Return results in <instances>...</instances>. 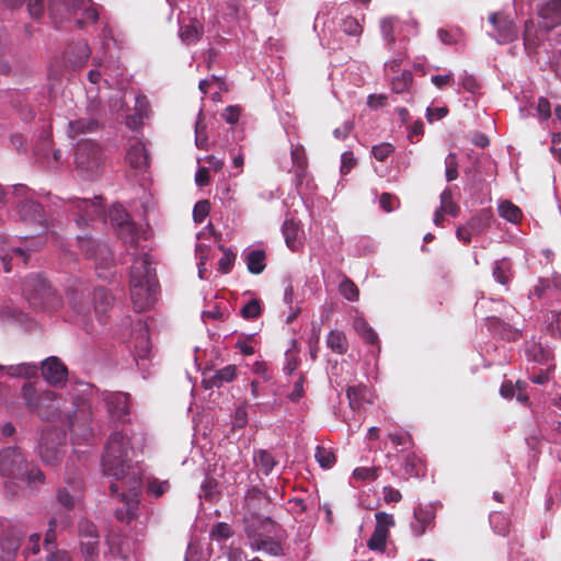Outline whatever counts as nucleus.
I'll use <instances>...</instances> for the list:
<instances>
[{
	"instance_id": "f257e3e1",
	"label": "nucleus",
	"mask_w": 561,
	"mask_h": 561,
	"mask_svg": "<svg viewBox=\"0 0 561 561\" xmlns=\"http://www.w3.org/2000/svg\"><path fill=\"white\" fill-rule=\"evenodd\" d=\"M149 255L137 256L130 267V297L137 312L149 309L156 301L158 278Z\"/></svg>"
},
{
	"instance_id": "f03ea898",
	"label": "nucleus",
	"mask_w": 561,
	"mask_h": 561,
	"mask_svg": "<svg viewBox=\"0 0 561 561\" xmlns=\"http://www.w3.org/2000/svg\"><path fill=\"white\" fill-rule=\"evenodd\" d=\"M25 405L36 413L43 421H64L66 414V400L51 390L37 392L35 387L27 382L22 388Z\"/></svg>"
},
{
	"instance_id": "7ed1b4c3",
	"label": "nucleus",
	"mask_w": 561,
	"mask_h": 561,
	"mask_svg": "<svg viewBox=\"0 0 561 561\" xmlns=\"http://www.w3.org/2000/svg\"><path fill=\"white\" fill-rule=\"evenodd\" d=\"M130 449L129 438L121 432L113 433L105 447L102 457L104 474L121 481L125 478L128 468Z\"/></svg>"
},
{
	"instance_id": "20e7f679",
	"label": "nucleus",
	"mask_w": 561,
	"mask_h": 561,
	"mask_svg": "<svg viewBox=\"0 0 561 561\" xmlns=\"http://www.w3.org/2000/svg\"><path fill=\"white\" fill-rule=\"evenodd\" d=\"M23 295L34 308L55 310L61 306V298L39 274H32L23 282Z\"/></svg>"
},
{
	"instance_id": "39448f33",
	"label": "nucleus",
	"mask_w": 561,
	"mask_h": 561,
	"mask_svg": "<svg viewBox=\"0 0 561 561\" xmlns=\"http://www.w3.org/2000/svg\"><path fill=\"white\" fill-rule=\"evenodd\" d=\"M76 436L88 439L92 436V409L87 399L76 398L71 410H67L64 421Z\"/></svg>"
},
{
	"instance_id": "423d86ee",
	"label": "nucleus",
	"mask_w": 561,
	"mask_h": 561,
	"mask_svg": "<svg viewBox=\"0 0 561 561\" xmlns=\"http://www.w3.org/2000/svg\"><path fill=\"white\" fill-rule=\"evenodd\" d=\"M75 163L79 171L87 178L98 176L103 167V153L101 147L92 140H82L77 145Z\"/></svg>"
},
{
	"instance_id": "0eeeda50",
	"label": "nucleus",
	"mask_w": 561,
	"mask_h": 561,
	"mask_svg": "<svg viewBox=\"0 0 561 561\" xmlns=\"http://www.w3.org/2000/svg\"><path fill=\"white\" fill-rule=\"evenodd\" d=\"M78 247L84 256L93 260L96 271H108L114 266V257L105 242H100L88 233L77 236Z\"/></svg>"
},
{
	"instance_id": "6e6552de",
	"label": "nucleus",
	"mask_w": 561,
	"mask_h": 561,
	"mask_svg": "<svg viewBox=\"0 0 561 561\" xmlns=\"http://www.w3.org/2000/svg\"><path fill=\"white\" fill-rule=\"evenodd\" d=\"M64 440L65 434L57 428H46L42 432L38 454L44 463L55 466L61 460Z\"/></svg>"
},
{
	"instance_id": "1a4fd4ad",
	"label": "nucleus",
	"mask_w": 561,
	"mask_h": 561,
	"mask_svg": "<svg viewBox=\"0 0 561 561\" xmlns=\"http://www.w3.org/2000/svg\"><path fill=\"white\" fill-rule=\"evenodd\" d=\"M27 460L21 448L9 446L0 450V476L10 479H24Z\"/></svg>"
},
{
	"instance_id": "9d476101",
	"label": "nucleus",
	"mask_w": 561,
	"mask_h": 561,
	"mask_svg": "<svg viewBox=\"0 0 561 561\" xmlns=\"http://www.w3.org/2000/svg\"><path fill=\"white\" fill-rule=\"evenodd\" d=\"M70 210L75 215V221L78 227H87L90 221L103 218L105 214L101 197L89 198H71L69 199Z\"/></svg>"
},
{
	"instance_id": "9b49d317",
	"label": "nucleus",
	"mask_w": 561,
	"mask_h": 561,
	"mask_svg": "<svg viewBox=\"0 0 561 561\" xmlns=\"http://www.w3.org/2000/svg\"><path fill=\"white\" fill-rule=\"evenodd\" d=\"M25 530L22 526L9 525L1 534V561H14L21 547Z\"/></svg>"
},
{
	"instance_id": "f8f14e48",
	"label": "nucleus",
	"mask_w": 561,
	"mask_h": 561,
	"mask_svg": "<svg viewBox=\"0 0 561 561\" xmlns=\"http://www.w3.org/2000/svg\"><path fill=\"white\" fill-rule=\"evenodd\" d=\"M489 22L494 28L492 36L499 44H508L518 37V30L514 21L504 13H492L489 16Z\"/></svg>"
},
{
	"instance_id": "ddd939ff",
	"label": "nucleus",
	"mask_w": 561,
	"mask_h": 561,
	"mask_svg": "<svg viewBox=\"0 0 561 561\" xmlns=\"http://www.w3.org/2000/svg\"><path fill=\"white\" fill-rule=\"evenodd\" d=\"M541 30L546 32L561 25V0H549L537 9Z\"/></svg>"
},
{
	"instance_id": "4468645a",
	"label": "nucleus",
	"mask_w": 561,
	"mask_h": 561,
	"mask_svg": "<svg viewBox=\"0 0 561 561\" xmlns=\"http://www.w3.org/2000/svg\"><path fill=\"white\" fill-rule=\"evenodd\" d=\"M248 539L252 550L263 551L270 556L278 557L284 553L280 542L274 540L271 536L256 530L248 531Z\"/></svg>"
},
{
	"instance_id": "2eb2a0df",
	"label": "nucleus",
	"mask_w": 561,
	"mask_h": 561,
	"mask_svg": "<svg viewBox=\"0 0 561 561\" xmlns=\"http://www.w3.org/2000/svg\"><path fill=\"white\" fill-rule=\"evenodd\" d=\"M42 375L48 383L56 386L67 379L68 369L58 357L51 356L42 363Z\"/></svg>"
},
{
	"instance_id": "dca6fc26",
	"label": "nucleus",
	"mask_w": 561,
	"mask_h": 561,
	"mask_svg": "<svg viewBox=\"0 0 561 561\" xmlns=\"http://www.w3.org/2000/svg\"><path fill=\"white\" fill-rule=\"evenodd\" d=\"M204 34V25L196 18L183 16L180 19L179 35L185 45L196 44Z\"/></svg>"
},
{
	"instance_id": "f3484780",
	"label": "nucleus",
	"mask_w": 561,
	"mask_h": 561,
	"mask_svg": "<svg viewBox=\"0 0 561 561\" xmlns=\"http://www.w3.org/2000/svg\"><path fill=\"white\" fill-rule=\"evenodd\" d=\"M76 24L82 28L87 24H93L99 19V13L91 0H77L72 5Z\"/></svg>"
},
{
	"instance_id": "a211bd4d",
	"label": "nucleus",
	"mask_w": 561,
	"mask_h": 561,
	"mask_svg": "<svg viewBox=\"0 0 561 561\" xmlns=\"http://www.w3.org/2000/svg\"><path fill=\"white\" fill-rule=\"evenodd\" d=\"M126 162L137 171H145L149 167V156L144 142L135 140L130 144L126 153Z\"/></svg>"
},
{
	"instance_id": "6ab92c4d",
	"label": "nucleus",
	"mask_w": 561,
	"mask_h": 561,
	"mask_svg": "<svg viewBox=\"0 0 561 561\" xmlns=\"http://www.w3.org/2000/svg\"><path fill=\"white\" fill-rule=\"evenodd\" d=\"M485 324L490 331L499 334L502 339L510 342H515L523 336L520 330L512 327L510 323L495 316L488 317L485 319Z\"/></svg>"
},
{
	"instance_id": "aec40b11",
	"label": "nucleus",
	"mask_w": 561,
	"mask_h": 561,
	"mask_svg": "<svg viewBox=\"0 0 561 561\" xmlns=\"http://www.w3.org/2000/svg\"><path fill=\"white\" fill-rule=\"evenodd\" d=\"M435 520V512L432 507L419 506L414 510L411 529L415 536H422L426 529L433 526Z\"/></svg>"
},
{
	"instance_id": "412c9836",
	"label": "nucleus",
	"mask_w": 561,
	"mask_h": 561,
	"mask_svg": "<svg viewBox=\"0 0 561 561\" xmlns=\"http://www.w3.org/2000/svg\"><path fill=\"white\" fill-rule=\"evenodd\" d=\"M130 396L126 392H113L106 396L107 410L113 417L121 419L129 413Z\"/></svg>"
},
{
	"instance_id": "4be33fe9",
	"label": "nucleus",
	"mask_w": 561,
	"mask_h": 561,
	"mask_svg": "<svg viewBox=\"0 0 561 561\" xmlns=\"http://www.w3.org/2000/svg\"><path fill=\"white\" fill-rule=\"evenodd\" d=\"M18 211L23 221L43 225L44 210L39 203L30 198L23 199L18 205Z\"/></svg>"
},
{
	"instance_id": "5701e85b",
	"label": "nucleus",
	"mask_w": 561,
	"mask_h": 561,
	"mask_svg": "<svg viewBox=\"0 0 561 561\" xmlns=\"http://www.w3.org/2000/svg\"><path fill=\"white\" fill-rule=\"evenodd\" d=\"M402 478H420L425 474V463L421 457L414 453H409L403 456L401 462Z\"/></svg>"
},
{
	"instance_id": "b1692460",
	"label": "nucleus",
	"mask_w": 561,
	"mask_h": 561,
	"mask_svg": "<svg viewBox=\"0 0 561 561\" xmlns=\"http://www.w3.org/2000/svg\"><path fill=\"white\" fill-rule=\"evenodd\" d=\"M114 298L111 293L103 288H95L93 291L94 311L102 323L106 321V313L113 306Z\"/></svg>"
},
{
	"instance_id": "393cba45",
	"label": "nucleus",
	"mask_w": 561,
	"mask_h": 561,
	"mask_svg": "<svg viewBox=\"0 0 561 561\" xmlns=\"http://www.w3.org/2000/svg\"><path fill=\"white\" fill-rule=\"evenodd\" d=\"M237 376L236 365H228L221 369L215 371L213 376L205 377L203 379V386L205 389L220 388L226 382L232 381Z\"/></svg>"
},
{
	"instance_id": "a878e982",
	"label": "nucleus",
	"mask_w": 561,
	"mask_h": 561,
	"mask_svg": "<svg viewBox=\"0 0 561 561\" xmlns=\"http://www.w3.org/2000/svg\"><path fill=\"white\" fill-rule=\"evenodd\" d=\"M543 33H547L545 30H541L539 26L537 28L535 22L533 20H527L525 22L524 30V47L527 54H535L537 48L540 45V41L542 38Z\"/></svg>"
},
{
	"instance_id": "bb28decb",
	"label": "nucleus",
	"mask_w": 561,
	"mask_h": 561,
	"mask_svg": "<svg viewBox=\"0 0 561 561\" xmlns=\"http://www.w3.org/2000/svg\"><path fill=\"white\" fill-rule=\"evenodd\" d=\"M91 50L85 42H78L66 50V59L75 68H81L85 65Z\"/></svg>"
},
{
	"instance_id": "cd10ccee",
	"label": "nucleus",
	"mask_w": 561,
	"mask_h": 561,
	"mask_svg": "<svg viewBox=\"0 0 561 561\" xmlns=\"http://www.w3.org/2000/svg\"><path fill=\"white\" fill-rule=\"evenodd\" d=\"M282 231L287 247L295 251L301 244L300 241V226L295 219H286L283 224Z\"/></svg>"
},
{
	"instance_id": "c85d7f7f",
	"label": "nucleus",
	"mask_w": 561,
	"mask_h": 561,
	"mask_svg": "<svg viewBox=\"0 0 561 561\" xmlns=\"http://www.w3.org/2000/svg\"><path fill=\"white\" fill-rule=\"evenodd\" d=\"M67 298L76 313L80 314L89 310V293L87 289L70 288L67 291Z\"/></svg>"
},
{
	"instance_id": "c756f323",
	"label": "nucleus",
	"mask_w": 561,
	"mask_h": 561,
	"mask_svg": "<svg viewBox=\"0 0 561 561\" xmlns=\"http://www.w3.org/2000/svg\"><path fill=\"white\" fill-rule=\"evenodd\" d=\"M253 462L257 470L264 476L271 474L278 461L265 449H256L253 453Z\"/></svg>"
},
{
	"instance_id": "7c9ffc66",
	"label": "nucleus",
	"mask_w": 561,
	"mask_h": 561,
	"mask_svg": "<svg viewBox=\"0 0 561 561\" xmlns=\"http://www.w3.org/2000/svg\"><path fill=\"white\" fill-rule=\"evenodd\" d=\"M291 161L295 168L296 178L301 182L306 176L308 160L302 146L297 145L291 147Z\"/></svg>"
},
{
	"instance_id": "2f4dec72",
	"label": "nucleus",
	"mask_w": 561,
	"mask_h": 561,
	"mask_svg": "<svg viewBox=\"0 0 561 561\" xmlns=\"http://www.w3.org/2000/svg\"><path fill=\"white\" fill-rule=\"evenodd\" d=\"M37 248H31V247H16L11 250L10 254H5L1 257L3 270L5 273L11 272L12 267L10 262L13 260L22 262L23 265L27 264L28 261V252L36 251Z\"/></svg>"
},
{
	"instance_id": "473e14b6",
	"label": "nucleus",
	"mask_w": 561,
	"mask_h": 561,
	"mask_svg": "<svg viewBox=\"0 0 561 561\" xmlns=\"http://www.w3.org/2000/svg\"><path fill=\"white\" fill-rule=\"evenodd\" d=\"M100 128V124L94 118H80L69 123V135L75 138L81 134L94 133Z\"/></svg>"
},
{
	"instance_id": "72a5a7b5",
	"label": "nucleus",
	"mask_w": 561,
	"mask_h": 561,
	"mask_svg": "<svg viewBox=\"0 0 561 561\" xmlns=\"http://www.w3.org/2000/svg\"><path fill=\"white\" fill-rule=\"evenodd\" d=\"M266 254L263 250H252L245 256L248 271L251 274H261L266 267Z\"/></svg>"
},
{
	"instance_id": "f704fd0d",
	"label": "nucleus",
	"mask_w": 561,
	"mask_h": 561,
	"mask_svg": "<svg viewBox=\"0 0 561 561\" xmlns=\"http://www.w3.org/2000/svg\"><path fill=\"white\" fill-rule=\"evenodd\" d=\"M0 370H4L10 377L32 378L36 376L38 368L34 364L22 363L9 366L0 365Z\"/></svg>"
},
{
	"instance_id": "c9c22d12",
	"label": "nucleus",
	"mask_w": 561,
	"mask_h": 561,
	"mask_svg": "<svg viewBox=\"0 0 561 561\" xmlns=\"http://www.w3.org/2000/svg\"><path fill=\"white\" fill-rule=\"evenodd\" d=\"M354 328L365 343L369 345H377L379 347V337L365 319H356L354 321Z\"/></svg>"
},
{
	"instance_id": "e433bc0d",
	"label": "nucleus",
	"mask_w": 561,
	"mask_h": 561,
	"mask_svg": "<svg viewBox=\"0 0 561 561\" xmlns=\"http://www.w3.org/2000/svg\"><path fill=\"white\" fill-rule=\"evenodd\" d=\"M327 346L336 354L343 355L348 350V343L345 334L337 330H332L327 337Z\"/></svg>"
},
{
	"instance_id": "4c0bfd02",
	"label": "nucleus",
	"mask_w": 561,
	"mask_h": 561,
	"mask_svg": "<svg viewBox=\"0 0 561 561\" xmlns=\"http://www.w3.org/2000/svg\"><path fill=\"white\" fill-rule=\"evenodd\" d=\"M118 237L123 240L124 243L129 244L130 247H137L139 239V231L136 225L130 222H123L122 226L115 228Z\"/></svg>"
},
{
	"instance_id": "58836bf2",
	"label": "nucleus",
	"mask_w": 561,
	"mask_h": 561,
	"mask_svg": "<svg viewBox=\"0 0 561 561\" xmlns=\"http://www.w3.org/2000/svg\"><path fill=\"white\" fill-rule=\"evenodd\" d=\"M9 8H18L27 2V11L32 18H41L44 13L43 0H1Z\"/></svg>"
},
{
	"instance_id": "ea45409f",
	"label": "nucleus",
	"mask_w": 561,
	"mask_h": 561,
	"mask_svg": "<svg viewBox=\"0 0 561 561\" xmlns=\"http://www.w3.org/2000/svg\"><path fill=\"white\" fill-rule=\"evenodd\" d=\"M99 538L79 540L80 551L84 561H99Z\"/></svg>"
},
{
	"instance_id": "a19ab883",
	"label": "nucleus",
	"mask_w": 561,
	"mask_h": 561,
	"mask_svg": "<svg viewBox=\"0 0 561 561\" xmlns=\"http://www.w3.org/2000/svg\"><path fill=\"white\" fill-rule=\"evenodd\" d=\"M394 25L396 19L391 16L381 19L379 23L381 36L389 49H392L396 43Z\"/></svg>"
},
{
	"instance_id": "79ce46f5",
	"label": "nucleus",
	"mask_w": 561,
	"mask_h": 561,
	"mask_svg": "<svg viewBox=\"0 0 561 561\" xmlns=\"http://www.w3.org/2000/svg\"><path fill=\"white\" fill-rule=\"evenodd\" d=\"M499 214L502 218L513 224L518 222L523 217L520 208L510 201H504L500 204Z\"/></svg>"
},
{
	"instance_id": "37998d69",
	"label": "nucleus",
	"mask_w": 561,
	"mask_h": 561,
	"mask_svg": "<svg viewBox=\"0 0 561 561\" xmlns=\"http://www.w3.org/2000/svg\"><path fill=\"white\" fill-rule=\"evenodd\" d=\"M526 353L529 359L539 364H547L551 359L550 351L538 343H531Z\"/></svg>"
},
{
	"instance_id": "c03bdc74",
	"label": "nucleus",
	"mask_w": 561,
	"mask_h": 561,
	"mask_svg": "<svg viewBox=\"0 0 561 561\" xmlns=\"http://www.w3.org/2000/svg\"><path fill=\"white\" fill-rule=\"evenodd\" d=\"M490 524L494 531L501 536H506L510 533L511 520L503 513L493 512L490 515Z\"/></svg>"
},
{
	"instance_id": "a18cd8bd",
	"label": "nucleus",
	"mask_w": 561,
	"mask_h": 561,
	"mask_svg": "<svg viewBox=\"0 0 561 561\" xmlns=\"http://www.w3.org/2000/svg\"><path fill=\"white\" fill-rule=\"evenodd\" d=\"M342 31L350 36L359 37L363 34V24L354 16L347 15L342 20Z\"/></svg>"
},
{
	"instance_id": "49530a36",
	"label": "nucleus",
	"mask_w": 561,
	"mask_h": 561,
	"mask_svg": "<svg viewBox=\"0 0 561 561\" xmlns=\"http://www.w3.org/2000/svg\"><path fill=\"white\" fill-rule=\"evenodd\" d=\"M413 82V75L409 70H404L401 75L392 79L391 88L394 93H403L409 90Z\"/></svg>"
},
{
	"instance_id": "de8ad7c7",
	"label": "nucleus",
	"mask_w": 561,
	"mask_h": 561,
	"mask_svg": "<svg viewBox=\"0 0 561 561\" xmlns=\"http://www.w3.org/2000/svg\"><path fill=\"white\" fill-rule=\"evenodd\" d=\"M440 210L453 217H457L460 213L459 206L453 202L450 188H445L440 194Z\"/></svg>"
},
{
	"instance_id": "09e8293b",
	"label": "nucleus",
	"mask_w": 561,
	"mask_h": 561,
	"mask_svg": "<svg viewBox=\"0 0 561 561\" xmlns=\"http://www.w3.org/2000/svg\"><path fill=\"white\" fill-rule=\"evenodd\" d=\"M389 533L375 527L371 537L367 541V547L374 551H383L386 548Z\"/></svg>"
},
{
	"instance_id": "8fccbe9b",
	"label": "nucleus",
	"mask_w": 561,
	"mask_h": 561,
	"mask_svg": "<svg viewBox=\"0 0 561 561\" xmlns=\"http://www.w3.org/2000/svg\"><path fill=\"white\" fill-rule=\"evenodd\" d=\"M340 294L350 301H356L359 298V289L357 285L350 279L344 277L339 287Z\"/></svg>"
},
{
	"instance_id": "3c124183",
	"label": "nucleus",
	"mask_w": 561,
	"mask_h": 561,
	"mask_svg": "<svg viewBox=\"0 0 561 561\" xmlns=\"http://www.w3.org/2000/svg\"><path fill=\"white\" fill-rule=\"evenodd\" d=\"M314 457L320 467L323 469H330L336 461V457L333 451L323 446L317 447Z\"/></svg>"
},
{
	"instance_id": "603ef678",
	"label": "nucleus",
	"mask_w": 561,
	"mask_h": 561,
	"mask_svg": "<svg viewBox=\"0 0 561 561\" xmlns=\"http://www.w3.org/2000/svg\"><path fill=\"white\" fill-rule=\"evenodd\" d=\"M511 271V264L505 259L496 261L493 267V276L501 285H507L510 283V276L507 273Z\"/></svg>"
},
{
	"instance_id": "864d4df0",
	"label": "nucleus",
	"mask_w": 561,
	"mask_h": 561,
	"mask_svg": "<svg viewBox=\"0 0 561 561\" xmlns=\"http://www.w3.org/2000/svg\"><path fill=\"white\" fill-rule=\"evenodd\" d=\"M219 249L222 251V256L218 261V270L222 274H228L234 265L237 255L230 249L225 248L221 244L219 245Z\"/></svg>"
},
{
	"instance_id": "5fc2aeb1",
	"label": "nucleus",
	"mask_w": 561,
	"mask_h": 561,
	"mask_svg": "<svg viewBox=\"0 0 561 561\" xmlns=\"http://www.w3.org/2000/svg\"><path fill=\"white\" fill-rule=\"evenodd\" d=\"M262 311L261 301L253 298L241 308L240 314L245 320H254L262 314Z\"/></svg>"
},
{
	"instance_id": "6e6d98bb",
	"label": "nucleus",
	"mask_w": 561,
	"mask_h": 561,
	"mask_svg": "<svg viewBox=\"0 0 561 561\" xmlns=\"http://www.w3.org/2000/svg\"><path fill=\"white\" fill-rule=\"evenodd\" d=\"M78 536L79 540L81 539H91L99 537L98 528L96 526L88 520V519H81L78 523Z\"/></svg>"
},
{
	"instance_id": "4d7b16f0",
	"label": "nucleus",
	"mask_w": 561,
	"mask_h": 561,
	"mask_svg": "<svg viewBox=\"0 0 561 561\" xmlns=\"http://www.w3.org/2000/svg\"><path fill=\"white\" fill-rule=\"evenodd\" d=\"M110 218L112 225L117 228L123 225V222H130V216L129 214L121 206V205H114L110 209Z\"/></svg>"
},
{
	"instance_id": "13d9d810",
	"label": "nucleus",
	"mask_w": 561,
	"mask_h": 561,
	"mask_svg": "<svg viewBox=\"0 0 561 561\" xmlns=\"http://www.w3.org/2000/svg\"><path fill=\"white\" fill-rule=\"evenodd\" d=\"M379 467H358L353 471V478L359 481H375L378 478Z\"/></svg>"
},
{
	"instance_id": "bf43d9fd",
	"label": "nucleus",
	"mask_w": 561,
	"mask_h": 561,
	"mask_svg": "<svg viewBox=\"0 0 561 561\" xmlns=\"http://www.w3.org/2000/svg\"><path fill=\"white\" fill-rule=\"evenodd\" d=\"M56 528H57V519L55 517L50 518L48 522V529L45 534L44 539V548L49 552H54L55 542H56Z\"/></svg>"
},
{
	"instance_id": "052dcab7",
	"label": "nucleus",
	"mask_w": 561,
	"mask_h": 561,
	"mask_svg": "<svg viewBox=\"0 0 561 561\" xmlns=\"http://www.w3.org/2000/svg\"><path fill=\"white\" fill-rule=\"evenodd\" d=\"M210 211V203L207 199L198 201L193 209V219L196 224H202Z\"/></svg>"
},
{
	"instance_id": "680f3d73",
	"label": "nucleus",
	"mask_w": 561,
	"mask_h": 561,
	"mask_svg": "<svg viewBox=\"0 0 561 561\" xmlns=\"http://www.w3.org/2000/svg\"><path fill=\"white\" fill-rule=\"evenodd\" d=\"M446 180L451 182L458 178V160L455 153H449L445 159Z\"/></svg>"
},
{
	"instance_id": "e2e57ef3",
	"label": "nucleus",
	"mask_w": 561,
	"mask_h": 561,
	"mask_svg": "<svg viewBox=\"0 0 561 561\" xmlns=\"http://www.w3.org/2000/svg\"><path fill=\"white\" fill-rule=\"evenodd\" d=\"M233 531L231 529V526L227 523H217L211 527L210 536L214 539L221 540V539H228L232 536Z\"/></svg>"
},
{
	"instance_id": "0e129e2a",
	"label": "nucleus",
	"mask_w": 561,
	"mask_h": 561,
	"mask_svg": "<svg viewBox=\"0 0 561 561\" xmlns=\"http://www.w3.org/2000/svg\"><path fill=\"white\" fill-rule=\"evenodd\" d=\"M57 501L66 510L71 511L76 506L75 495L67 488H60L57 491Z\"/></svg>"
},
{
	"instance_id": "69168bd1",
	"label": "nucleus",
	"mask_w": 561,
	"mask_h": 561,
	"mask_svg": "<svg viewBox=\"0 0 561 561\" xmlns=\"http://www.w3.org/2000/svg\"><path fill=\"white\" fill-rule=\"evenodd\" d=\"M379 204L382 210L391 213L400 205V201L396 195L385 192L379 197Z\"/></svg>"
},
{
	"instance_id": "338daca9",
	"label": "nucleus",
	"mask_w": 561,
	"mask_h": 561,
	"mask_svg": "<svg viewBox=\"0 0 561 561\" xmlns=\"http://www.w3.org/2000/svg\"><path fill=\"white\" fill-rule=\"evenodd\" d=\"M195 144L196 147L199 149H207L208 148V139L206 135V126L202 122V119H198L195 125Z\"/></svg>"
},
{
	"instance_id": "774afa93",
	"label": "nucleus",
	"mask_w": 561,
	"mask_h": 561,
	"mask_svg": "<svg viewBox=\"0 0 561 561\" xmlns=\"http://www.w3.org/2000/svg\"><path fill=\"white\" fill-rule=\"evenodd\" d=\"M393 150L394 148L391 144L385 142L374 146L371 153L376 160L382 162L393 152Z\"/></svg>"
}]
</instances>
